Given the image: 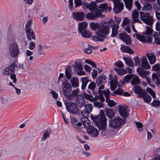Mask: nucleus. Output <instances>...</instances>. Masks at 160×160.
<instances>
[{
	"label": "nucleus",
	"instance_id": "39448f33",
	"mask_svg": "<svg viewBox=\"0 0 160 160\" xmlns=\"http://www.w3.org/2000/svg\"><path fill=\"white\" fill-rule=\"evenodd\" d=\"M125 122V121L120 117H115L113 119H111L109 120V125L112 128L118 129L122 125H123Z\"/></svg>",
	"mask_w": 160,
	"mask_h": 160
},
{
	"label": "nucleus",
	"instance_id": "7ed1b4c3",
	"mask_svg": "<svg viewBox=\"0 0 160 160\" xmlns=\"http://www.w3.org/2000/svg\"><path fill=\"white\" fill-rule=\"evenodd\" d=\"M92 119L99 130L102 131L105 130L107 124L106 118L104 114H99L97 117H92Z\"/></svg>",
	"mask_w": 160,
	"mask_h": 160
},
{
	"label": "nucleus",
	"instance_id": "6e6d98bb",
	"mask_svg": "<svg viewBox=\"0 0 160 160\" xmlns=\"http://www.w3.org/2000/svg\"><path fill=\"white\" fill-rule=\"evenodd\" d=\"M94 105L95 107H96L98 108L104 107L103 104L102 102H99L98 101H96L94 102Z\"/></svg>",
	"mask_w": 160,
	"mask_h": 160
},
{
	"label": "nucleus",
	"instance_id": "0eeeda50",
	"mask_svg": "<svg viewBox=\"0 0 160 160\" xmlns=\"http://www.w3.org/2000/svg\"><path fill=\"white\" fill-rule=\"evenodd\" d=\"M9 54L13 58L17 57L19 54V48L16 42L12 43L8 48Z\"/></svg>",
	"mask_w": 160,
	"mask_h": 160
},
{
	"label": "nucleus",
	"instance_id": "603ef678",
	"mask_svg": "<svg viewBox=\"0 0 160 160\" xmlns=\"http://www.w3.org/2000/svg\"><path fill=\"white\" fill-rule=\"evenodd\" d=\"M106 102L107 103L108 105L111 107H114L115 105V103L113 100L109 99H108V100L106 101Z\"/></svg>",
	"mask_w": 160,
	"mask_h": 160
},
{
	"label": "nucleus",
	"instance_id": "c85d7f7f",
	"mask_svg": "<svg viewBox=\"0 0 160 160\" xmlns=\"http://www.w3.org/2000/svg\"><path fill=\"white\" fill-rule=\"evenodd\" d=\"M96 87V83L95 82H91L88 85V89L91 90V92L89 90L88 91V92L90 94H94V89Z\"/></svg>",
	"mask_w": 160,
	"mask_h": 160
},
{
	"label": "nucleus",
	"instance_id": "423d86ee",
	"mask_svg": "<svg viewBox=\"0 0 160 160\" xmlns=\"http://www.w3.org/2000/svg\"><path fill=\"white\" fill-rule=\"evenodd\" d=\"M32 21L31 20L28 21L25 26V30L27 34V39L29 41H31L32 39H35L36 37L34 32L31 28V24Z\"/></svg>",
	"mask_w": 160,
	"mask_h": 160
},
{
	"label": "nucleus",
	"instance_id": "cd10ccee",
	"mask_svg": "<svg viewBox=\"0 0 160 160\" xmlns=\"http://www.w3.org/2000/svg\"><path fill=\"white\" fill-rule=\"evenodd\" d=\"M85 6L90 11H93L97 7L96 2L94 1L88 3H86L85 4Z\"/></svg>",
	"mask_w": 160,
	"mask_h": 160
},
{
	"label": "nucleus",
	"instance_id": "4d7b16f0",
	"mask_svg": "<svg viewBox=\"0 0 160 160\" xmlns=\"http://www.w3.org/2000/svg\"><path fill=\"white\" fill-rule=\"evenodd\" d=\"M135 123L138 128H140L138 129V131L140 132H142V129L141 128L143 127V125L142 123L140 122H135Z\"/></svg>",
	"mask_w": 160,
	"mask_h": 160
},
{
	"label": "nucleus",
	"instance_id": "a211bd4d",
	"mask_svg": "<svg viewBox=\"0 0 160 160\" xmlns=\"http://www.w3.org/2000/svg\"><path fill=\"white\" fill-rule=\"evenodd\" d=\"M134 92L135 93L138 94V97H142L143 95L144 94L146 91L142 89L138 85L135 86L133 87Z\"/></svg>",
	"mask_w": 160,
	"mask_h": 160
},
{
	"label": "nucleus",
	"instance_id": "5fc2aeb1",
	"mask_svg": "<svg viewBox=\"0 0 160 160\" xmlns=\"http://www.w3.org/2000/svg\"><path fill=\"white\" fill-rule=\"evenodd\" d=\"M110 93V92L109 89H107L104 91L103 94L106 98V101H107L108 99H109Z\"/></svg>",
	"mask_w": 160,
	"mask_h": 160
},
{
	"label": "nucleus",
	"instance_id": "ea45409f",
	"mask_svg": "<svg viewBox=\"0 0 160 160\" xmlns=\"http://www.w3.org/2000/svg\"><path fill=\"white\" fill-rule=\"evenodd\" d=\"M142 95V97H140V98H143L145 102L149 103L151 102V98L148 94H147L146 91L144 92V94Z\"/></svg>",
	"mask_w": 160,
	"mask_h": 160
},
{
	"label": "nucleus",
	"instance_id": "3c124183",
	"mask_svg": "<svg viewBox=\"0 0 160 160\" xmlns=\"http://www.w3.org/2000/svg\"><path fill=\"white\" fill-rule=\"evenodd\" d=\"M85 62L91 65L93 68H96V64L93 61L89 59H86Z\"/></svg>",
	"mask_w": 160,
	"mask_h": 160
},
{
	"label": "nucleus",
	"instance_id": "e2e57ef3",
	"mask_svg": "<svg viewBox=\"0 0 160 160\" xmlns=\"http://www.w3.org/2000/svg\"><path fill=\"white\" fill-rule=\"evenodd\" d=\"M28 46L30 49L33 50L35 47V43L33 42H29Z\"/></svg>",
	"mask_w": 160,
	"mask_h": 160
},
{
	"label": "nucleus",
	"instance_id": "8fccbe9b",
	"mask_svg": "<svg viewBox=\"0 0 160 160\" xmlns=\"http://www.w3.org/2000/svg\"><path fill=\"white\" fill-rule=\"evenodd\" d=\"M146 91L147 92H148L152 96L153 98H156L155 93L151 88L147 87L146 88Z\"/></svg>",
	"mask_w": 160,
	"mask_h": 160
},
{
	"label": "nucleus",
	"instance_id": "f257e3e1",
	"mask_svg": "<svg viewBox=\"0 0 160 160\" xmlns=\"http://www.w3.org/2000/svg\"><path fill=\"white\" fill-rule=\"evenodd\" d=\"M140 18L145 24L149 25L150 27L146 26L145 32L142 35L137 33L134 34L136 38L143 42H151L152 41V34L153 30L152 28V25L154 21L153 17L149 12L141 11L139 12Z\"/></svg>",
	"mask_w": 160,
	"mask_h": 160
},
{
	"label": "nucleus",
	"instance_id": "9d476101",
	"mask_svg": "<svg viewBox=\"0 0 160 160\" xmlns=\"http://www.w3.org/2000/svg\"><path fill=\"white\" fill-rule=\"evenodd\" d=\"M16 62L14 61L8 67L5 68L2 71L3 75L9 76L14 72L15 70V68L17 67Z\"/></svg>",
	"mask_w": 160,
	"mask_h": 160
},
{
	"label": "nucleus",
	"instance_id": "f03ea898",
	"mask_svg": "<svg viewBox=\"0 0 160 160\" xmlns=\"http://www.w3.org/2000/svg\"><path fill=\"white\" fill-rule=\"evenodd\" d=\"M112 19H110L108 21H103L99 24L98 22H91L90 24L91 28L93 30H98L96 32L97 36L92 37L93 41L103 42L104 38H105L109 33V28L111 26V22Z\"/></svg>",
	"mask_w": 160,
	"mask_h": 160
},
{
	"label": "nucleus",
	"instance_id": "864d4df0",
	"mask_svg": "<svg viewBox=\"0 0 160 160\" xmlns=\"http://www.w3.org/2000/svg\"><path fill=\"white\" fill-rule=\"evenodd\" d=\"M84 98L88 100L91 102H93V97L91 95H89L86 93H85L83 94Z\"/></svg>",
	"mask_w": 160,
	"mask_h": 160
},
{
	"label": "nucleus",
	"instance_id": "58836bf2",
	"mask_svg": "<svg viewBox=\"0 0 160 160\" xmlns=\"http://www.w3.org/2000/svg\"><path fill=\"white\" fill-rule=\"evenodd\" d=\"M82 85L81 88L82 90H84L86 87L87 84L89 81V79L88 77H85L82 78Z\"/></svg>",
	"mask_w": 160,
	"mask_h": 160
},
{
	"label": "nucleus",
	"instance_id": "4c0bfd02",
	"mask_svg": "<svg viewBox=\"0 0 160 160\" xmlns=\"http://www.w3.org/2000/svg\"><path fill=\"white\" fill-rule=\"evenodd\" d=\"M106 113L107 116L110 118H113L115 116V113L112 109L107 108L106 109Z\"/></svg>",
	"mask_w": 160,
	"mask_h": 160
},
{
	"label": "nucleus",
	"instance_id": "a18cd8bd",
	"mask_svg": "<svg viewBox=\"0 0 160 160\" xmlns=\"http://www.w3.org/2000/svg\"><path fill=\"white\" fill-rule=\"evenodd\" d=\"M75 65L74 66L75 69H77L78 70L80 71L82 70L83 67L81 63L77 62H75Z\"/></svg>",
	"mask_w": 160,
	"mask_h": 160
},
{
	"label": "nucleus",
	"instance_id": "b1692460",
	"mask_svg": "<svg viewBox=\"0 0 160 160\" xmlns=\"http://www.w3.org/2000/svg\"><path fill=\"white\" fill-rule=\"evenodd\" d=\"M106 78L107 77L104 75L98 76L96 80V83L97 86H98L101 84L105 83L106 82Z\"/></svg>",
	"mask_w": 160,
	"mask_h": 160
},
{
	"label": "nucleus",
	"instance_id": "37998d69",
	"mask_svg": "<svg viewBox=\"0 0 160 160\" xmlns=\"http://www.w3.org/2000/svg\"><path fill=\"white\" fill-rule=\"evenodd\" d=\"M70 69L71 68L68 67H67L65 69V75L68 79H70L72 77V72Z\"/></svg>",
	"mask_w": 160,
	"mask_h": 160
},
{
	"label": "nucleus",
	"instance_id": "2f4dec72",
	"mask_svg": "<svg viewBox=\"0 0 160 160\" xmlns=\"http://www.w3.org/2000/svg\"><path fill=\"white\" fill-rule=\"evenodd\" d=\"M70 81L73 87L77 88L79 86V81L77 77H72L71 78Z\"/></svg>",
	"mask_w": 160,
	"mask_h": 160
},
{
	"label": "nucleus",
	"instance_id": "9b49d317",
	"mask_svg": "<svg viewBox=\"0 0 160 160\" xmlns=\"http://www.w3.org/2000/svg\"><path fill=\"white\" fill-rule=\"evenodd\" d=\"M62 85L63 86L62 92L64 96H67L72 91V87L70 84L66 82V81L62 82Z\"/></svg>",
	"mask_w": 160,
	"mask_h": 160
},
{
	"label": "nucleus",
	"instance_id": "a878e982",
	"mask_svg": "<svg viewBox=\"0 0 160 160\" xmlns=\"http://www.w3.org/2000/svg\"><path fill=\"white\" fill-rule=\"evenodd\" d=\"M120 49L122 52L130 54H133L134 53V51L129 47L123 45H121Z\"/></svg>",
	"mask_w": 160,
	"mask_h": 160
},
{
	"label": "nucleus",
	"instance_id": "338daca9",
	"mask_svg": "<svg viewBox=\"0 0 160 160\" xmlns=\"http://www.w3.org/2000/svg\"><path fill=\"white\" fill-rule=\"evenodd\" d=\"M134 59L136 65L138 66L140 65V60L139 57H136L134 58Z\"/></svg>",
	"mask_w": 160,
	"mask_h": 160
},
{
	"label": "nucleus",
	"instance_id": "2eb2a0df",
	"mask_svg": "<svg viewBox=\"0 0 160 160\" xmlns=\"http://www.w3.org/2000/svg\"><path fill=\"white\" fill-rule=\"evenodd\" d=\"M139 13L136 10H135L133 11L132 13V21L131 22L132 23H134L136 22L139 23L141 22V21L139 19Z\"/></svg>",
	"mask_w": 160,
	"mask_h": 160
},
{
	"label": "nucleus",
	"instance_id": "774afa93",
	"mask_svg": "<svg viewBox=\"0 0 160 160\" xmlns=\"http://www.w3.org/2000/svg\"><path fill=\"white\" fill-rule=\"evenodd\" d=\"M10 75V78L12 79L13 80V82L14 83H16L17 80L16 78V75L12 73V74H11Z\"/></svg>",
	"mask_w": 160,
	"mask_h": 160
},
{
	"label": "nucleus",
	"instance_id": "e433bc0d",
	"mask_svg": "<svg viewBox=\"0 0 160 160\" xmlns=\"http://www.w3.org/2000/svg\"><path fill=\"white\" fill-rule=\"evenodd\" d=\"M123 59L125 61L126 64L131 67H133L134 64L133 61L128 57H123Z\"/></svg>",
	"mask_w": 160,
	"mask_h": 160
},
{
	"label": "nucleus",
	"instance_id": "c03bdc74",
	"mask_svg": "<svg viewBox=\"0 0 160 160\" xmlns=\"http://www.w3.org/2000/svg\"><path fill=\"white\" fill-rule=\"evenodd\" d=\"M123 92V89L121 88H118L113 92V94H112V96H113L115 94L122 95Z\"/></svg>",
	"mask_w": 160,
	"mask_h": 160
},
{
	"label": "nucleus",
	"instance_id": "f8f14e48",
	"mask_svg": "<svg viewBox=\"0 0 160 160\" xmlns=\"http://www.w3.org/2000/svg\"><path fill=\"white\" fill-rule=\"evenodd\" d=\"M119 38L122 41H124L125 44L129 45L131 43V40L129 36L126 33H121L119 34Z\"/></svg>",
	"mask_w": 160,
	"mask_h": 160
},
{
	"label": "nucleus",
	"instance_id": "f704fd0d",
	"mask_svg": "<svg viewBox=\"0 0 160 160\" xmlns=\"http://www.w3.org/2000/svg\"><path fill=\"white\" fill-rule=\"evenodd\" d=\"M82 45L83 47L84 48H86L87 46H88L87 48L84 49V52L88 54H90L92 53V51L90 49V48L92 47L91 46L89 45L88 43L86 42L83 43Z\"/></svg>",
	"mask_w": 160,
	"mask_h": 160
},
{
	"label": "nucleus",
	"instance_id": "13d9d810",
	"mask_svg": "<svg viewBox=\"0 0 160 160\" xmlns=\"http://www.w3.org/2000/svg\"><path fill=\"white\" fill-rule=\"evenodd\" d=\"M38 52L39 54H44L43 47V46H42L41 44L39 45Z\"/></svg>",
	"mask_w": 160,
	"mask_h": 160
},
{
	"label": "nucleus",
	"instance_id": "5701e85b",
	"mask_svg": "<svg viewBox=\"0 0 160 160\" xmlns=\"http://www.w3.org/2000/svg\"><path fill=\"white\" fill-rule=\"evenodd\" d=\"M81 119L84 128L86 129H88L91 126L90 125V121L86 117H83L81 118Z\"/></svg>",
	"mask_w": 160,
	"mask_h": 160
},
{
	"label": "nucleus",
	"instance_id": "393cba45",
	"mask_svg": "<svg viewBox=\"0 0 160 160\" xmlns=\"http://www.w3.org/2000/svg\"><path fill=\"white\" fill-rule=\"evenodd\" d=\"M78 120L74 117H72L71 119V122L74 126V127L78 130L81 131V129L80 128H78V127L82 125V123L80 122H78Z\"/></svg>",
	"mask_w": 160,
	"mask_h": 160
},
{
	"label": "nucleus",
	"instance_id": "49530a36",
	"mask_svg": "<svg viewBox=\"0 0 160 160\" xmlns=\"http://www.w3.org/2000/svg\"><path fill=\"white\" fill-rule=\"evenodd\" d=\"M114 70L116 71L118 75L124 74L125 73L126 71L123 69H120L117 68H114Z\"/></svg>",
	"mask_w": 160,
	"mask_h": 160
},
{
	"label": "nucleus",
	"instance_id": "7c9ffc66",
	"mask_svg": "<svg viewBox=\"0 0 160 160\" xmlns=\"http://www.w3.org/2000/svg\"><path fill=\"white\" fill-rule=\"evenodd\" d=\"M97 11L95 12L88 13L85 15L86 18L89 19L94 20L97 18Z\"/></svg>",
	"mask_w": 160,
	"mask_h": 160
},
{
	"label": "nucleus",
	"instance_id": "052dcab7",
	"mask_svg": "<svg viewBox=\"0 0 160 160\" xmlns=\"http://www.w3.org/2000/svg\"><path fill=\"white\" fill-rule=\"evenodd\" d=\"M150 104L152 106H158L160 105V102L159 100H154Z\"/></svg>",
	"mask_w": 160,
	"mask_h": 160
},
{
	"label": "nucleus",
	"instance_id": "f3484780",
	"mask_svg": "<svg viewBox=\"0 0 160 160\" xmlns=\"http://www.w3.org/2000/svg\"><path fill=\"white\" fill-rule=\"evenodd\" d=\"M85 108L82 112V114L83 115H88L92 110L93 106L91 104H86L84 106Z\"/></svg>",
	"mask_w": 160,
	"mask_h": 160
},
{
	"label": "nucleus",
	"instance_id": "bb28decb",
	"mask_svg": "<svg viewBox=\"0 0 160 160\" xmlns=\"http://www.w3.org/2000/svg\"><path fill=\"white\" fill-rule=\"evenodd\" d=\"M146 56L151 64H153L156 61V58L155 55L152 53H148L146 54Z\"/></svg>",
	"mask_w": 160,
	"mask_h": 160
},
{
	"label": "nucleus",
	"instance_id": "473e14b6",
	"mask_svg": "<svg viewBox=\"0 0 160 160\" xmlns=\"http://www.w3.org/2000/svg\"><path fill=\"white\" fill-rule=\"evenodd\" d=\"M79 33H81L82 37L85 38H90L92 36L91 32L87 29L84 30Z\"/></svg>",
	"mask_w": 160,
	"mask_h": 160
},
{
	"label": "nucleus",
	"instance_id": "aec40b11",
	"mask_svg": "<svg viewBox=\"0 0 160 160\" xmlns=\"http://www.w3.org/2000/svg\"><path fill=\"white\" fill-rule=\"evenodd\" d=\"M87 133L92 135V137L94 138L96 137L98 134V130L94 128L93 126H91L87 129Z\"/></svg>",
	"mask_w": 160,
	"mask_h": 160
},
{
	"label": "nucleus",
	"instance_id": "09e8293b",
	"mask_svg": "<svg viewBox=\"0 0 160 160\" xmlns=\"http://www.w3.org/2000/svg\"><path fill=\"white\" fill-rule=\"evenodd\" d=\"M42 135L43 140L45 141L47 138L50 137V135L47 130H44Z\"/></svg>",
	"mask_w": 160,
	"mask_h": 160
},
{
	"label": "nucleus",
	"instance_id": "bf43d9fd",
	"mask_svg": "<svg viewBox=\"0 0 160 160\" xmlns=\"http://www.w3.org/2000/svg\"><path fill=\"white\" fill-rule=\"evenodd\" d=\"M132 76V75H126L124 77L123 80L125 82H128L129 80H131Z\"/></svg>",
	"mask_w": 160,
	"mask_h": 160
},
{
	"label": "nucleus",
	"instance_id": "79ce46f5",
	"mask_svg": "<svg viewBox=\"0 0 160 160\" xmlns=\"http://www.w3.org/2000/svg\"><path fill=\"white\" fill-rule=\"evenodd\" d=\"M110 88L112 91L114 90L117 87V82L114 79H112L110 82Z\"/></svg>",
	"mask_w": 160,
	"mask_h": 160
},
{
	"label": "nucleus",
	"instance_id": "c9c22d12",
	"mask_svg": "<svg viewBox=\"0 0 160 160\" xmlns=\"http://www.w3.org/2000/svg\"><path fill=\"white\" fill-rule=\"evenodd\" d=\"M126 8L130 11L132 5L133 0H123Z\"/></svg>",
	"mask_w": 160,
	"mask_h": 160
},
{
	"label": "nucleus",
	"instance_id": "6ab92c4d",
	"mask_svg": "<svg viewBox=\"0 0 160 160\" xmlns=\"http://www.w3.org/2000/svg\"><path fill=\"white\" fill-rule=\"evenodd\" d=\"M84 13L83 12H77L73 13L72 16L73 18L77 20L82 21L84 18Z\"/></svg>",
	"mask_w": 160,
	"mask_h": 160
},
{
	"label": "nucleus",
	"instance_id": "6e6552de",
	"mask_svg": "<svg viewBox=\"0 0 160 160\" xmlns=\"http://www.w3.org/2000/svg\"><path fill=\"white\" fill-rule=\"evenodd\" d=\"M67 111L72 114H76L78 111V108L77 104L74 102H69L65 103Z\"/></svg>",
	"mask_w": 160,
	"mask_h": 160
},
{
	"label": "nucleus",
	"instance_id": "1a4fd4ad",
	"mask_svg": "<svg viewBox=\"0 0 160 160\" xmlns=\"http://www.w3.org/2000/svg\"><path fill=\"white\" fill-rule=\"evenodd\" d=\"M99 8L101 9V10L97 11V18L99 17L100 18H103L104 15L102 14L101 12L105 11V12H110L112 10V8L110 6H108L106 3L101 4L100 5Z\"/></svg>",
	"mask_w": 160,
	"mask_h": 160
},
{
	"label": "nucleus",
	"instance_id": "69168bd1",
	"mask_svg": "<svg viewBox=\"0 0 160 160\" xmlns=\"http://www.w3.org/2000/svg\"><path fill=\"white\" fill-rule=\"evenodd\" d=\"M98 75V72L96 69H94L92 72V76L93 78H96Z\"/></svg>",
	"mask_w": 160,
	"mask_h": 160
},
{
	"label": "nucleus",
	"instance_id": "a19ab883",
	"mask_svg": "<svg viewBox=\"0 0 160 160\" xmlns=\"http://www.w3.org/2000/svg\"><path fill=\"white\" fill-rule=\"evenodd\" d=\"M152 8L151 4L147 3L142 7V11H148L150 10Z\"/></svg>",
	"mask_w": 160,
	"mask_h": 160
},
{
	"label": "nucleus",
	"instance_id": "4be33fe9",
	"mask_svg": "<svg viewBox=\"0 0 160 160\" xmlns=\"http://www.w3.org/2000/svg\"><path fill=\"white\" fill-rule=\"evenodd\" d=\"M141 62L140 65L142 67L145 69H148L150 68V66L147 60L145 57H143L141 58Z\"/></svg>",
	"mask_w": 160,
	"mask_h": 160
},
{
	"label": "nucleus",
	"instance_id": "72a5a7b5",
	"mask_svg": "<svg viewBox=\"0 0 160 160\" xmlns=\"http://www.w3.org/2000/svg\"><path fill=\"white\" fill-rule=\"evenodd\" d=\"M88 26V23L86 22H83L79 23L78 30L79 32H81L84 30H86Z\"/></svg>",
	"mask_w": 160,
	"mask_h": 160
},
{
	"label": "nucleus",
	"instance_id": "0e129e2a",
	"mask_svg": "<svg viewBox=\"0 0 160 160\" xmlns=\"http://www.w3.org/2000/svg\"><path fill=\"white\" fill-rule=\"evenodd\" d=\"M114 64L119 68H123L124 65L122 62L120 61H118L117 62L114 63Z\"/></svg>",
	"mask_w": 160,
	"mask_h": 160
},
{
	"label": "nucleus",
	"instance_id": "c756f323",
	"mask_svg": "<svg viewBox=\"0 0 160 160\" xmlns=\"http://www.w3.org/2000/svg\"><path fill=\"white\" fill-rule=\"evenodd\" d=\"M132 78L131 82L133 85L136 84H139L141 83L140 79L136 75H132Z\"/></svg>",
	"mask_w": 160,
	"mask_h": 160
},
{
	"label": "nucleus",
	"instance_id": "4468645a",
	"mask_svg": "<svg viewBox=\"0 0 160 160\" xmlns=\"http://www.w3.org/2000/svg\"><path fill=\"white\" fill-rule=\"evenodd\" d=\"M118 106V112L121 117L124 118H126L128 114V112L127 111V108L124 107L122 106L121 105H119Z\"/></svg>",
	"mask_w": 160,
	"mask_h": 160
},
{
	"label": "nucleus",
	"instance_id": "412c9836",
	"mask_svg": "<svg viewBox=\"0 0 160 160\" xmlns=\"http://www.w3.org/2000/svg\"><path fill=\"white\" fill-rule=\"evenodd\" d=\"M137 70L139 75L143 78H146L148 74L149 73V71L144 70L141 68H138Z\"/></svg>",
	"mask_w": 160,
	"mask_h": 160
},
{
	"label": "nucleus",
	"instance_id": "dca6fc26",
	"mask_svg": "<svg viewBox=\"0 0 160 160\" xmlns=\"http://www.w3.org/2000/svg\"><path fill=\"white\" fill-rule=\"evenodd\" d=\"M76 99V103L79 107L81 108L85 106L86 104V102L82 95H78Z\"/></svg>",
	"mask_w": 160,
	"mask_h": 160
},
{
	"label": "nucleus",
	"instance_id": "ddd939ff",
	"mask_svg": "<svg viewBox=\"0 0 160 160\" xmlns=\"http://www.w3.org/2000/svg\"><path fill=\"white\" fill-rule=\"evenodd\" d=\"M111 26L109 28V32L110 28L112 27V33L111 35V37H116L118 33V30L119 28V25L117 24H114V22L112 20V22H111Z\"/></svg>",
	"mask_w": 160,
	"mask_h": 160
},
{
	"label": "nucleus",
	"instance_id": "de8ad7c7",
	"mask_svg": "<svg viewBox=\"0 0 160 160\" xmlns=\"http://www.w3.org/2000/svg\"><path fill=\"white\" fill-rule=\"evenodd\" d=\"M154 42L157 44H160V39L158 37L157 32H154L153 34Z\"/></svg>",
	"mask_w": 160,
	"mask_h": 160
},
{
	"label": "nucleus",
	"instance_id": "20e7f679",
	"mask_svg": "<svg viewBox=\"0 0 160 160\" xmlns=\"http://www.w3.org/2000/svg\"><path fill=\"white\" fill-rule=\"evenodd\" d=\"M154 71H158L156 73H153L152 74V82L157 86L160 84V81L159 77L160 78V63H157L154 65L152 68Z\"/></svg>",
	"mask_w": 160,
	"mask_h": 160
},
{
	"label": "nucleus",
	"instance_id": "680f3d73",
	"mask_svg": "<svg viewBox=\"0 0 160 160\" xmlns=\"http://www.w3.org/2000/svg\"><path fill=\"white\" fill-rule=\"evenodd\" d=\"M74 3L75 7L77 8L82 4V2L81 0H74Z\"/></svg>",
	"mask_w": 160,
	"mask_h": 160
}]
</instances>
